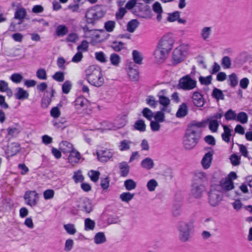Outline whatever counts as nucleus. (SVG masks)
Listing matches in <instances>:
<instances>
[{
    "label": "nucleus",
    "instance_id": "1",
    "mask_svg": "<svg viewBox=\"0 0 252 252\" xmlns=\"http://www.w3.org/2000/svg\"><path fill=\"white\" fill-rule=\"evenodd\" d=\"M86 79L91 85L99 87L104 83L101 71L99 68H96L94 66H91L87 70Z\"/></svg>",
    "mask_w": 252,
    "mask_h": 252
},
{
    "label": "nucleus",
    "instance_id": "2",
    "mask_svg": "<svg viewBox=\"0 0 252 252\" xmlns=\"http://www.w3.org/2000/svg\"><path fill=\"white\" fill-rule=\"evenodd\" d=\"M208 195V202L212 207L218 206L223 197L222 192L220 190V187L215 186V185L211 186Z\"/></svg>",
    "mask_w": 252,
    "mask_h": 252
},
{
    "label": "nucleus",
    "instance_id": "3",
    "mask_svg": "<svg viewBox=\"0 0 252 252\" xmlns=\"http://www.w3.org/2000/svg\"><path fill=\"white\" fill-rule=\"evenodd\" d=\"M197 132L193 129H188L184 139V145L186 149L194 148L198 142Z\"/></svg>",
    "mask_w": 252,
    "mask_h": 252
},
{
    "label": "nucleus",
    "instance_id": "4",
    "mask_svg": "<svg viewBox=\"0 0 252 252\" xmlns=\"http://www.w3.org/2000/svg\"><path fill=\"white\" fill-rule=\"evenodd\" d=\"M177 228L179 238L182 242L188 241L191 237L192 227L189 223L182 221L179 223Z\"/></svg>",
    "mask_w": 252,
    "mask_h": 252
},
{
    "label": "nucleus",
    "instance_id": "5",
    "mask_svg": "<svg viewBox=\"0 0 252 252\" xmlns=\"http://www.w3.org/2000/svg\"><path fill=\"white\" fill-rule=\"evenodd\" d=\"M105 12L102 10H96L92 9L88 10L85 14L86 22L88 24L94 25L96 22L105 15Z\"/></svg>",
    "mask_w": 252,
    "mask_h": 252
},
{
    "label": "nucleus",
    "instance_id": "6",
    "mask_svg": "<svg viewBox=\"0 0 252 252\" xmlns=\"http://www.w3.org/2000/svg\"><path fill=\"white\" fill-rule=\"evenodd\" d=\"M196 81L192 79L190 75L182 77L179 81V88L184 90H191L196 87Z\"/></svg>",
    "mask_w": 252,
    "mask_h": 252
},
{
    "label": "nucleus",
    "instance_id": "7",
    "mask_svg": "<svg viewBox=\"0 0 252 252\" xmlns=\"http://www.w3.org/2000/svg\"><path fill=\"white\" fill-rule=\"evenodd\" d=\"M173 43V40L171 35L166 34L160 40L158 46L168 53L172 49Z\"/></svg>",
    "mask_w": 252,
    "mask_h": 252
},
{
    "label": "nucleus",
    "instance_id": "8",
    "mask_svg": "<svg viewBox=\"0 0 252 252\" xmlns=\"http://www.w3.org/2000/svg\"><path fill=\"white\" fill-rule=\"evenodd\" d=\"M76 206L79 210L86 213H90L93 210L91 201L87 197L79 198L77 201Z\"/></svg>",
    "mask_w": 252,
    "mask_h": 252
},
{
    "label": "nucleus",
    "instance_id": "9",
    "mask_svg": "<svg viewBox=\"0 0 252 252\" xmlns=\"http://www.w3.org/2000/svg\"><path fill=\"white\" fill-rule=\"evenodd\" d=\"M23 197L26 204L32 207L35 206L37 204L38 194L35 190L26 191Z\"/></svg>",
    "mask_w": 252,
    "mask_h": 252
},
{
    "label": "nucleus",
    "instance_id": "10",
    "mask_svg": "<svg viewBox=\"0 0 252 252\" xmlns=\"http://www.w3.org/2000/svg\"><path fill=\"white\" fill-rule=\"evenodd\" d=\"M186 53V48L182 45L177 47L173 51L172 60L174 63L178 64L184 60Z\"/></svg>",
    "mask_w": 252,
    "mask_h": 252
},
{
    "label": "nucleus",
    "instance_id": "11",
    "mask_svg": "<svg viewBox=\"0 0 252 252\" xmlns=\"http://www.w3.org/2000/svg\"><path fill=\"white\" fill-rule=\"evenodd\" d=\"M6 158L13 157L16 155L20 150V145L15 142L11 143L5 148H3Z\"/></svg>",
    "mask_w": 252,
    "mask_h": 252
},
{
    "label": "nucleus",
    "instance_id": "12",
    "mask_svg": "<svg viewBox=\"0 0 252 252\" xmlns=\"http://www.w3.org/2000/svg\"><path fill=\"white\" fill-rule=\"evenodd\" d=\"M205 189L206 187L205 185H198L195 183L194 184H192L190 194L195 198H200L202 197Z\"/></svg>",
    "mask_w": 252,
    "mask_h": 252
},
{
    "label": "nucleus",
    "instance_id": "13",
    "mask_svg": "<svg viewBox=\"0 0 252 252\" xmlns=\"http://www.w3.org/2000/svg\"><path fill=\"white\" fill-rule=\"evenodd\" d=\"M96 155L99 161L105 162H107L113 157V153L110 150L105 149L97 152Z\"/></svg>",
    "mask_w": 252,
    "mask_h": 252
},
{
    "label": "nucleus",
    "instance_id": "14",
    "mask_svg": "<svg viewBox=\"0 0 252 252\" xmlns=\"http://www.w3.org/2000/svg\"><path fill=\"white\" fill-rule=\"evenodd\" d=\"M207 178L206 175L203 172H198L194 173L192 179V184L198 185H205L207 183Z\"/></svg>",
    "mask_w": 252,
    "mask_h": 252
},
{
    "label": "nucleus",
    "instance_id": "15",
    "mask_svg": "<svg viewBox=\"0 0 252 252\" xmlns=\"http://www.w3.org/2000/svg\"><path fill=\"white\" fill-rule=\"evenodd\" d=\"M215 185V186H220V191L222 190L225 191H227L232 189L234 188L233 182L228 178L222 179L220 182V185Z\"/></svg>",
    "mask_w": 252,
    "mask_h": 252
},
{
    "label": "nucleus",
    "instance_id": "16",
    "mask_svg": "<svg viewBox=\"0 0 252 252\" xmlns=\"http://www.w3.org/2000/svg\"><path fill=\"white\" fill-rule=\"evenodd\" d=\"M214 154L213 151H210L205 154L201 160L202 166L205 169H208L211 165Z\"/></svg>",
    "mask_w": 252,
    "mask_h": 252
},
{
    "label": "nucleus",
    "instance_id": "17",
    "mask_svg": "<svg viewBox=\"0 0 252 252\" xmlns=\"http://www.w3.org/2000/svg\"><path fill=\"white\" fill-rule=\"evenodd\" d=\"M192 99L193 104L197 107H202L204 104L203 96L198 92H194L193 93Z\"/></svg>",
    "mask_w": 252,
    "mask_h": 252
},
{
    "label": "nucleus",
    "instance_id": "18",
    "mask_svg": "<svg viewBox=\"0 0 252 252\" xmlns=\"http://www.w3.org/2000/svg\"><path fill=\"white\" fill-rule=\"evenodd\" d=\"M167 54V52L158 46L154 52V55L156 62L160 63H162L165 59L166 55Z\"/></svg>",
    "mask_w": 252,
    "mask_h": 252
},
{
    "label": "nucleus",
    "instance_id": "19",
    "mask_svg": "<svg viewBox=\"0 0 252 252\" xmlns=\"http://www.w3.org/2000/svg\"><path fill=\"white\" fill-rule=\"evenodd\" d=\"M119 168L120 170L121 177H126L128 176L130 171V166L126 161H123L119 163Z\"/></svg>",
    "mask_w": 252,
    "mask_h": 252
},
{
    "label": "nucleus",
    "instance_id": "20",
    "mask_svg": "<svg viewBox=\"0 0 252 252\" xmlns=\"http://www.w3.org/2000/svg\"><path fill=\"white\" fill-rule=\"evenodd\" d=\"M166 93V90L164 89L160 90L157 94L158 97V102L161 105H169L170 104L169 98L164 95Z\"/></svg>",
    "mask_w": 252,
    "mask_h": 252
},
{
    "label": "nucleus",
    "instance_id": "21",
    "mask_svg": "<svg viewBox=\"0 0 252 252\" xmlns=\"http://www.w3.org/2000/svg\"><path fill=\"white\" fill-rule=\"evenodd\" d=\"M154 12L157 14V19L158 22H160L162 19V13L163 9L160 3L158 2H155L152 6Z\"/></svg>",
    "mask_w": 252,
    "mask_h": 252
},
{
    "label": "nucleus",
    "instance_id": "22",
    "mask_svg": "<svg viewBox=\"0 0 252 252\" xmlns=\"http://www.w3.org/2000/svg\"><path fill=\"white\" fill-rule=\"evenodd\" d=\"M55 92V90L54 89H52L51 93L50 94V96L46 95L44 96L42 98L41 102V107L42 108L46 109L48 108V107L52 102V98L54 96Z\"/></svg>",
    "mask_w": 252,
    "mask_h": 252
},
{
    "label": "nucleus",
    "instance_id": "23",
    "mask_svg": "<svg viewBox=\"0 0 252 252\" xmlns=\"http://www.w3.org/2000/svg\"><path fill=\"white\" fill-rule=\"evenodd\" d=\"M75 105L77 109L80 108H85L88 106L89 101L83 96L78 97L75 100Z\"/></svg>",
    "mask_w": 252,
    "mask_h": 252
},
{
    "label": "nucleus",
    "instance_id": "24",
    "mask_svg": "<svg viewBox=\"0 0 252 252\" xmlns=\"http://www.w3.org/2000/svg\"><path fill=\"white\" fill-rule=\"evenodd\" d=\"M188 113V107L186 103H182L176 114L177 118H181L185 117Z\"/></svg>",
    "mask_w": 252,
    "mask_h": 252
},
{
    "label": "nucleus",
    "instance_id": "25",
    "mask_svg": "<svg viewBox=\"0 0 252 252\" xmlns=\"http://www.w3.org/2000/svg\"><path fill=\"white\" fill-rule=\"evenodd\" d=\"M222 126L224 132L221 134L222 139L225 142L229 143L230 142V136L232 135L231 132H233V129H230L228 126L226 125H223Z\"/></svg>",
    "mask_w": 252,
    "mask_h": 252
},
{
    "label": "nucleus",
    "instance_id": "26",
    "mask_svg": "<svg viewBox=\"0 0 252 252\" xmlns=\"http://www.w3.org/2000/svg\"><path fill=\"white\" fill-rule=\"evenodd\" d=\"M29 96L28 92L22 88H17V92L15 94V98L19 100L27 99Z\"/></svg>",
    "mask_w": 252,
    "mask_h": 252
},
{
    "label": "nucleus",
    "instance_id": "27",
    "mask_svg": "<svg viewBox=\"0 0 252 252\" xmlns=\"http://www.w3.org/2000/svg\"><path fill=\"white\" fill-rule=\"evenodd\" d=\"M206 122H207V125H209V128L212 132H216L217 131L219 124L217 120L208 118L206 119Z\"/></svg>",
    "mask_w": 252,
    "mask_h": 252
},
{
    "label": "nucleus",
    "instance_id": "28",
    "mask_svg": "<svg viewBox=\"0 0 252 252\" xmlns=\"http://www.w3.org/2000/svg\"><path fill=\"white\" fill-rule=\"evenodd\" d=\"M68 32V28L64 25H59L56 29V33L59 37L64 36Z\"/></svg>",
    "mask_w": 252,
    "mask_h": 252
},
{
    "label": "nucleus",
    "instance_id": "29",
    "mask_svg": "<svg viewBox=\"0 0 252 252\" xmlns=\"http://www.w3.org/2000/svg\"><path fill=\"white\" fill-rule=\"evenodd\" d=\"M141 165L143 168L147 170H150L153 168L154 162L152 159L148 157L142 160Z\"/></svg>",
    "mask_w": 252,
    "mask_h": 252
},
{
    "label": "nucleus",
    "instance_id": "30",
    "mask_svg": "<svg viewBox=\"0 0 252 252\" xmlns=\"http://www.w3.org/2000/svg\"><path fill=\"white\" fill-rule=\"evenodd\" d=\"M207 125V122H206V120H202L201 122L192 121L188 125V129H193L192 128L194 127L203 128L206 127Z\"/></svg>",
    "mask_w": 252,
    "mask_h": 252
},
{
    "label": "nucleus",
    "instance_id": "31",
    "mask_svg": "<svg viewBox=\"0 0 252 252\" xmlns=\"http://www.w3.org/2000/svg\"><path fill=\"white\" fill-rule=\"evenodd\" d=\"M139 22L137 19L130 20L127 25V31L129 32H133L139 26Z\"/></svg>",
    "mask_w": 252,
    "mask_h": 252
},
{
    "label": "nucleus",
    "instance_id": "32",
    "mask_svg": "<svg viewBox=\"0 0 252 252\" xmlns=\"http://www.w3.org/2000/svg\"><path fill=\"white\" fill-rule=\"evenodd\" d=\"M127 74L131 80L133 81L138 80L139 73L137 69H134L131 67H129L127 70Z\"/></svg>",
    "mask_w": 252,
    "mask_h": 252
},
{
    "label": "nucleus",
    "instance_id": "33",
    "mask_svg": "<svg viewBox=\"0 0 252 252\" xmlns=\"http://www.w3.org/2000/svg\"><path fill=\"white\" fill-rule=\"evenodd\" d=\"M144 11L139 12L137 15L144 19H150L152 17V11L149 6H146L144 8Z\"/></svg>",
    "mask_w": 252,
    "mask_h": 252
},
{
    "label": "nucleus",
    "instance_id": "34",
    "mask_svg": "<svg viewBox=\"0 0 252 252\" xmlns=\"http://www.w3.org/2000/svg\"><path fill=\"white\" fill-rule=\"evenodd\" d=\"M27 14V12L24 8L18 9L14 14V18L19 20V22H23V20L25 18Z\"/></svg>",
    "mask_w": 252,
    "mask_h": 252
},
{
    "label": "nucleus",
    "instance_id": "35",
    "mask_svg": "<svg viewBox=\"0 0 252 252\" xmlns=\"http://www.w3.org/2000/svg\"><path fill=\"white\" fill-rule=\"evenodd\" d=\"M106 241L105 234L102 232H99L94 237V242L96 244H101Z\"/></svg>",
    "mask_w": 252,
    "mask_h": 252
},
{
    "label": "nucleus",
    "instance_id": "36",
    "mask_svg": "<svg viewBox=\"0 0 252 252\" xmlns=\"http://www.w3.org/2000/svg\"><path fill=\"white\" fill-rule=\"evenodd\" d=\"M212 96L217 100H224V95L222 91L219 89L214 88L212 93Z\"/></svg>",
    "mask_w": 252,
    "mask_h": 252
},
{
    "label": "nucleus",
    "instance_id": "37",
    "mask_svg": "<svg viewBox=\"0 0 252 252\" xmlns=\"http://www.w3.org/2000/svg\"><path fill=\"white\" fill-rule=\"evenodd\" d=\"M68 153H70V155L68 157V160L69 162H77L80 158V153L75 150L73 148L71 151H69Z\"/></svg>",
    "mask_w": 252,
    "mask_h": 252
},
{
    "label": "nucleus",
    "instance_id": "38",
    "mask_svg": "<svg viewBox=\"0 0 252 252\" xmlns=\"http://www.w3.org/2000/svg\"><path fill=\"white\" fill-rule=\"evenodd\" d=\"M133 126L136 130L140 132H144L146 130V126L144 120H138L134 123Z\"/></svg>",
    "mask_w": 252,
    "mask_h": 252
},
{
    "label": "nucleus",
    "instance_id": "39",
    "mask_svg": "<svg viewBox=\"0 0 252 252\" xmlns=\"http://www.w3.org/2000/svg\"><path fill=\"white\" fill-rule=\"evenodd\" d=\"M132 142L130 141L127 139H124L120 142L119 149L121 151L128 150L130 148V144Z\"/></svg>",
    "mask_w": 252,
    "mask_h": 252
},
{
    "label": "nucleus",
    "instance_id": "40",
    "mask_svg": "<svg viewBox=\"0 0 252 252\" xmlns=\"http://www.w3.org/2000/svg\"><path fill=\"white\" fill-rule=\"evenodd\" d=\"M85 230L86 231L93 230L94 229L95 223L94 220L90 218H86L84 221Z\"/></svg>",
    "mask_w": 252,
    "mask_h": 252
},
{
    "label": "nucleus",
    "instance_id": "41",
    "mask_svg": "<svg viewBox=\"0 0 252 252\" xmlns=\"http://www.w3.org/2000/svg\"><path fill=\"white\" fill-rule=\"evenodd\" d=\"M229 85L232 87H235L238 84V78L237 75L232 73L228 76Z\"/></svg>",
    "mask_w": 252,
    "mask_h": 252
},
{
    "label": "nucleus",
    "instance_id": "42",
    "mask_svg": "<svg viewBox=\"0 0 252 252\" xmlns=\"http://www.w3.org/2000/svg\"><path fill=\"white\" fill-rule=\"evenodd\" d=\"M134 196V193H131L129 192H125L120 194V198L122 201L128 203L133 198Z\"/></svg>",
    "mask_w": 252,
    "mask_h": 252
},
{
    "label": "nucleus",
    "instance_id": "43",
    "mask_svg": "<svg viewBox=\"0 0 252 252\" xmlns=\"http://www.w3.org/2000/svg\"><path fill=\"white\" fill-rule=\"evenodd\" d=\"M60 146L62 151L64 153H68L73 149L72 144L67 141H63Z\"/></svg>",
    "mask_w": 252,
    "mask_h": 252
},
{
    "label": "nucleus",
    "instance_id": "44",
    "mask_svg": "<svg viewBox=\"0 0 252 252\" xmlns=\"http://www.w3.org/2000/svg\"><path fill=\"white\" fill-rule=\"evenodd\" d=\"M142 114L145 118H146L149 121H151L154 117V113L153 111L147 107H145L143 108Z\"/></svg>",
    "mask_w": 252,
    "mask_h": 252
},
{
    "label": "nucleus",
    "instance_id": "45",
    "mask_svg": "<svg viewBox=\"0 0 252 252\" xmlns=\"http://www.w3.org/2000/svg\"><path fill=\"white\" fill-rule=\"evenodd\" d=\"M146 102L152 108H156L158 104V101L156 100L152 95H149L146 99Z\"/></svg>",
    "mask_w": 252,
    "mask_h": 252
},
{
    "label": "nucleus",
    "instance_id": "46",
    "mask_svg": "<svg viewBox=\"0 0 252 252\" xmlns=\"http://www.w3.org/2000/svg\"><path fill=\"white\" fill-rule=\"evenodd\" d=\"M124 186L127 190H132L136 187V183L132 179H127L124 182Z\"/></svg>",
    "mask_w": 252,
    "mask_h": 252
},
{
    "label": "nucleus",
    "instance_id": "47",
    "mask_svg": "<svg viewBox=\"0 0 252 252\" xmlns=\"http://www.w3.org/2000/svg\"><path fill=\"white\" fill-rule=\"evenodd\" d=\"M168 15L167 21L169 22H174L177 21L178 18L180 17V12L176 11L173 13H168Z\"/></svg>",
    "mask_w": 252,
    "mask_h": 252
},
{
    "label": "nucleus",
    "instance_id": "48",
    "mask_svg": "<svg viewBox=\"0 0 252 252\" xmlns=\"http://www.w3.org/2000/svg\"><path fill=\"white\" fill-rule=\"evenodd\" d=\"M211 33V28L206 27L202 29L201 32V36L205 41H207Z\"/></svg>",
    "mask_w": 252,
    "mask_h": 252
},
{
    "label": "nucleus",
    "instance_id": "49",
    "mask_svg": "<svg viewBox=\"0 0 252 252\" xmlns=\"http://www.w3.org/2000/svg\"><path fill=\"white\" fill-rule=\"evenodd\" d=\"M110 61L113 65L117 66L120 63L121 58L118 54L112 53L110 55Z\"/></svg>",
    "mask_w": 252,
    "mask_h": 252
},
{
    "label": "nucleus",
    "instance_id": "50",
    "mask_svg": "<svg viewBox=\"0 0 252 252\" xmlns=\"http://www.w3.org/2000/svg\"><path fill=\"white\" fill-rule=\"evenodd\" d=\"M88 174L92 181L96 182L99 178L100 174L98 171L92 170L88 172Z\"/></svg>",
    "mask_w": 252,
    "mask_h": 252
},
{
    "label": "nucleus",
    "instance_id": "51",
    "mask_svg": "<svg viewBox=\"0 0 252 252\" xmlns=\"http://www.w3.org/2000/svg\"><path fill=\"white\" fill-rule=\"evenodd\" d=\"M236 120L241 124H246L248 122V116L246 113L241 112L237 115Z\"/></svg>",
    "mask_w": 252,
    "mask_h": 252
},
{
    "label": "nucleus",
    "instance_id": "52",
    "mask_svg": "<svg viewBox=\"0 0 252 252\" xmlns=\"http://www.w3.org/2000/svg\"><path fill=\"white\" fill-rule=\"evenodd\" d=\"M132 57L135 63L138 64H142L143 58L139 52L137 50H133L132 52Z\"/></svg>",
    "mask_w": 252,
    "mask_h": 252
},
{
    "label": "nucleus",
    "instance_id": "53",
    "mask_svg": "<svg viewBox=\"0 0 252 252\" xmlns=\"http://www.w3.org/2000/svg\"><path fill=\"white\" fill-rule=\"evenodd\" d=\"M221 64L224 69H228L231 67V61L228 56H224L221 61Z\"/></svg>",
    "mask_w": 252,
    "mask_h": 252
},
{
    "label": "nucleus",
    "instance_id": "54",
    "mask_svg": "<svg viewBox=\"0 0 252 252\" xmlns=\"http://www.w3.org/2000/svg\"><path fill=\"white\" fill-rule=\"evenodd\" d=\"M63 228L66 232L70 235L74 234L77 230L75 228V225L72 223H68L63 225Z\"/></svg>",
    "mask_w": 252,
    "mask_h": 252
},
{
    "label": "nucleus",
    "instance_id": "55",
    "mask_svg": "<svg viewBox=\"0 0 252 252\" xmlns=\"http://www.w3.org/2000/svg\"><path fill=\"white\" fill-rule=\"evenodd\" d=\"M116 26L114 21L109 20L104 23V28L107 32H111L113 31Z\"/></svg>",
    "mask_w": 252,
    "mask_h": 252
},
{
    "label": "nucleus",
    "instance_id": "56",
    "mask_svg": "<svg viewBox=\"0 0 252 252\" xmlns=\"http://www.w3.org/2000/svg\"><path fill=\"white\" fill-rule=\"evenodd\" d=\"M72 88V84L69 80L65 81L62 85V92L64 94L69 93Z\"/></svg>",
    "mask_w": 252,
    "mask_h": 252
},
{
    "label": "nucleus",
    "instance_id": "57",
    "mask_svg": "<svg viewBox=\"0 0 252 252\" xmlns=\"http://www.w3.org/2000/svg\"><path fill=\"white\" fill-rule=\"evenodd\" d=\"M158 186V183L155 179L150 180L147 184V189L150 191H154Z\"/></svg>",
    "mask_w": 252,
    "mask_h": 252
},
{
    "label": "nucleus",
    "instance_id": "58",
    "mask_svg": "<svg viewBox=\"0 0 252 252\" xmlns=\"http://www.w3.org/2000/svg\"><path fill=\"white\" fill-rule=\"evenodd\" d=\"M52 78L59 82H62L64 80V74L62 71L56 72L53 76Z\"/></svg>",
    "mask_w": 252,
    "mask_h": 252
},
{
    "label": "nucleus",
    "instance_id": "59",
    "mask_svg": "<svg viewBox=\"0 0 252 252\" xmlns=\"http://www.w3.org/2000/svg\"><path fill=\"white\" fill-rule=\"evenodd\" d=\"M225 119L227 121L234 120L236 118V114L232 109H229L224 114Z\"/></svg>",
    "mask_w": 252,
    "mask_h": 252
},
{
    "label": "nucleus",
    "instance_id": "60",
    "mask_svg": "<svg viewBox=\"0 0 252 252\" xmlns=\"http://www.w3.org/2000/svg\"><path fill=\"white\" fill-rule=\"evenodd\" d=\"M153 118L155 119V121L162 123L165 121V115L164 113L161 111L156 112L155 115H154Z\"/></svg>",
    "mask_w": 252,
    "mask_h": 252
},
{
    "label": "nucleus",
    "instance_id": "61",
    "mask_svg": "<svg viewBox=\"0 0 252 252\" xmlns=\"http://www.w3.org/2000/svg\"><path fill=\"white\" fill-rule=\"evenodd\" d=\"M95 57L96 60H97L100 63H104L107 62V59L105 55L102 52H95Z\"/></svg>",
    "mask_w": 252,
    "mask_h": 252
},
{
    "label": "nucleus",
    "instance_id": "62",
    "mask_svg": "<svg viewBox=\"0 0 252 252\" xmlns=\"http://www.w3.org/2000/svg\"><path fill=\"white\" fill-rule=\"evenodd\" d=\"M124 43L123 42L115 41L113 42L111 47L115 51L118 52L124 48Z\"/></svg>",
    "mask_w": 252,
    "mask_h": 252
},
{
    "label": "nucleus",
    "instance_id": "63",
    "mask_svg": "<svg viewBox=\"0 0 252 252\" xmlns=\"http://www.w3.org/2000/svg\"><path fill=\"white\" fill-rule=\"evenodd\" d=\"M212 77L209 75L207 77L200 76L199 81L202 85H209L211 83Z\"/></svg>",
    "mask_w": 252,
    "mask_h": 252
},
{
    "label": "nucleus",
    "instance_id": "64",
    "mask_svg": "<svg viewBox=\"0 0 252 252\" xmlns=\"http://www.w3.org/2000/svg\"><path fill=\"white\" fill-rule=\"evenodd\" d=\"M10 78L13 82L18 84L22 81L23 77L20 74L15 73L12 74Z\"/></svg>",
    "mask_w": 252,
    "mask_h": 252
}]
</instances>
